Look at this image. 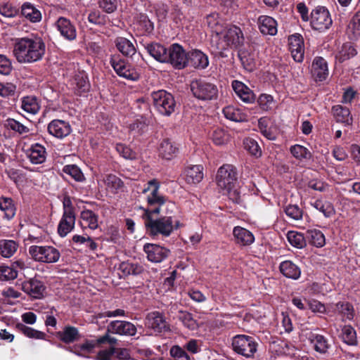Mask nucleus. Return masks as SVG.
Wrapping results in <instances>:
<instances>
[{"instance_id":"nucleus-1","label":"nucleus","mask_w":360,"mask_h":360,"mask_svg":"<svg viewBox=\"0 0 360 360\" xmlns=\"http://www.w3.org/2000/svg\"><path fill=\"white\" fill-rule=\"evenodd\" d=\"M176 207V205L172 202H169L166 205V214H169ZM146 233L152 238L169 236L174 231V221L171 215H166L158 219H153V215H149L148 212L143 215Z\"/></svg>"},{"instance_id":"nucleus-2","label":"nucleus","mask_w":360,"mask_h":360,"mask_svg":"<svg viewBox=\"0 0 360 360\" xmlns=\"http://www.w3.org/2000/svg\"><path fill=\"white\" fill-rule=\"evenodd\" d=\"M42 45L41 41L27 37L15 39L13 55L20 63L35 62L43 56Z\"/></svg>"},{"instance_id":"nucleus-3","label":"nucleus","mask_w":360,"mask_h":360,"mask_svg":"<svg viewBox=\"0 0 360 360\" xmlns=\"http://www.w3.org/2000/svg\"><path fill=\"white\" fill-rule=\"evenodd\" d=\"M160 181L156 179H153L147 183L143 193H146L150 191L147 196V203L149 207L143 209L144 213L143 215H146L148 212H149V215L158 214L160 212L161 207L166 204L167 198L160 194Z\"/></svg>"},{"instance_id":"nucleus-4","label":"nucleus","mask_w":360,"mask_h":360,"mask_svg":"<svg viewBox=\"0 0 360 360\" xmlns=\"http://www.w3.org/2000/svg\"><path fill=\"white\" fill-rule=\"evenodd\" d=\"M152 103L155 110L161 115L169 117L175 112L176 103L170 92L160 89L150 93Z\"/></svg>"},{"instance_id":"nucleus-5","label":"nucleus","mask_w":360,"mask_h":360,"mask_svg":"<svg viewBox=\"0 0 360 360\" xmlns=\"http://www.w3.org/2000/svg\"><path fill=\"white\" fill-rule=\"evenodd\" d=\"M193 96L199 101H208L217 99L218 88L214 83L204 79L193 80L190 84Z\"/></svg>"},{"instance_id":"nucleus-6","label":"nucleus","mask_w":360,"mask_h":360,"mask_svg":"<svg viewBox=\"0 0 360 360\" xmlns=\"http://www.w3.org/2000/svg\"><path fill=\"white\" fill-rule=\"evenodd\" d=\"M117 344V338L108 334H104L94 340H86L83 344L69 347L68 349L78 356H85L86 354L91 353L96 346L103 345H116Z\"/></svg>"},{"instance_id":"nucleus-7","label":"nucleus","mask_w":360,"mask_h":360,"mask_svg":"<svg viewBox=\"0 0 360 360\" xmlns=\"http://www.w3.org/2000/svg\"><path fill=\"white\" fill-rule=\"evenodd\" d=\"M231 346L236 354L245 358H253L257 351L258 343L252 336L236 335L232 338Z\"/></svg>"},{"instance_id":"nucleus-8","label":"nucleus","mask_w":360,"mask_h":360,"mask_svg":"<svg viewBox=\"0 0 360 360\" xmlns=\"http://www.w3.org/2000/svg\"><path fill=\"white\" fill-rule=\"evenodd\" d=\"M164 63H168L175 70H183L188 65V53L178 43L171 44Z\"/></svg>"},{"instance_id":"nucleus-9","label":"nucleus","mask_w":360,"mask_h":360,"mask_svg":"<svg viewBox=\"0 0 360 360\" xmlns=\"http://www.w3.org/2000/svg\"><path fill=\"white\" fill-rule=\"evenodd\" d=\"M109 63L119 77L130 81L139 79V73L119 54L111 55Z\"/></svg>"},{"instance_id":"nucleus-10","label":"nucleus","mask_w":360,"mask_h":360,"mask_svg":"<svg viewBox=\"0 0 360 360\" xmlns=\"http://www.w3.org/2000/svg\"><path fill=\"white\" fill-rule=\"evenodd\" d=\"M310 24L313 30L325 32L333 24L330 13L325 6H319L311 13Z\"/></svg>"},{"instance_id":"nucleus-11","label":"nucleus","mask_w":360,"mask_h":360,"mask_svg":"<svg viewBox=\"0 0 360 360\" xmlns=\"http://www.w3.org/2000/svg\"><path fill=\"white\" fill-rule=\"evenodd\" d=\"M216 181L217 186L221 188L230 189L238 183V173L236 168L231 165H224L218 169Z\"/></svg>"},{"instance_id":"nucleus-12","label":"nucleus","mask_w":360,"mask_h":360,"mask_svg":"<svg viewBox=\"0 0 360 360\" xmlns=\"http://www.w3.org/2000/svg\"><path fill=\"white\" fill-rule=\"evenodd\" d=\"M137 332L136 327L134 323L127 321L115 320L112 321L107 326L105 334H116L122 336H134Z\"/></svg>"},{"instance_id":"nucleus-13","label":"nucleus","mask_w":360,"mask_h":360,"mask_svg":"<svg viewBox=\"0 0 360 360\" xmlns=\"http://www.w3.org/2000/svg\"><path fill=\"white\" fill-rule=\"evenodd\" d=\"M143 251L147 255L148 261L160 263L165 260L171 254L169 249L155 243H146Z\"/></svg>"},{"instance_id":"nucleus-14","label":"nucleus","mask_w":360,"mask_h":360,"mask_svg":"<svg viewBox=\"0 0 360 360\" xmlns=\"http://www.w3.org/2000/svg\"><path fill=\"white\" fill-rule=\"evenodd\" d=\"M71 85L74 94L81 97H86L91 89L88 75L84 71L75 75Z\"/></svg>"},{"instance_id":"nucleus-15","label":"nucleus","mask_w":360,"mask_h":360,"mask_svg":"<svg viewBox=\"0 0 360 360\" xmlns=\"http://www.w3.org/2000/svg\"><path fill=\"white\" fill-rule=\"evenodd\" d=\"M223 35L229 48H238L244 43L245 38L241 29L236 25L223 30Z\"/></svg>"},{"instance_id":"nucleus-16","label":"nucleus","mask_w":360,"mask_h":360,"mask_svg":"<svg viewBox=\"0 0 360 360\" xmlns=\"http://www.w3.org/2000/svg\"><path fill=\"white\" fill-rule=\"evenodd\" d=\"M289 49L294 60L301 63L304 59V39L301 34H294L289 37Z\"/></svg>"},{"instance_id":"nucleus-17","label":"nucleus","mask_w":360,"mask_h":360,"mask_svg":"<svg viewBox=\"0 0 360 360\" xmlns=\"http://www.w3.org/2000/svg\"><path fill=\"white\" fill-rule=\"evenodd\" d=\"M236 96L245 103H254L256 101V95L254 91L243 82L233 80L231 84Z\"/></svg>"},{"instance_id":"nucleus-18","label":"nucleus","mask_w":360,"mask_h":360,"mask_svg":"<svg viewBox=\"0 0 360 360\" xmlns=\"http://www.w3.org/2000/svg\"><path fill=\"white\" fill-rule=\"evenodd\" d=\"M311 73L316 82H323L328 75V63L326 60L320 56H316L311 64Z\"/></svg>"},{"instance_id":"nucleus-19","label":"nucleus","mask_w":360,"mask_h":360,"mask_svg":"<svg viewBox=\"0 0 360 360\" xmlns=\"http://www.w3.org/2000/svg\"><path fill=\"white\" fill-rule=\"evenodd\" d=\"M203 166L202 165H190L186 166L181 176L188 184H197L203 179Z\"/></svg>"},{"instance_id":"nucleus-20","label":"nucleus","mask_w":360,"mask_h":360,"mask_svg":"<svg viewBox=\"0 0 360 360\" xmlns=\"http://www.w3.org/2000/svg\"><path fill=\"white\" fill-rule=\"evenodd\" d=\"M308 340L313 345L314 349L321 354H326L331 348L328 338L322 334L310 332Z\"/></svg>"},{"instance_id":"nucleus-21","label":"nucleus","mask_w":360,"mask_h":360,"mask_svg":"<svg viewBox=\"0 0 360 360\" xmlns=\"http://www.w3.org/2000/svg\"><path fill=\"white\" fill-rule=\"evenodd\" d=\"M114 42L115 47L123 56L131 58L136 56L141 57L140 53H136V49L133 42L126 37H117Z\"/></svg>"},{"instance_id":"nucleus-22","label":"nucleus","mask_w":360,"mask_h":360,"mask_svg":"<svg viewBox=\"0 0 360 360\" xmlns=\"http://www.w3.org/2000/svg\"><path fill=\"white\" fill-rule=\"evenodd\" d=\"M57 30L61 36L68 41H73L77 37V30L71 21L63 17H60L55 22Z\"/></svg>"},{"instance_id":"nucleus-23","label":"nucleus","mask_w":360,"mask_h":360,"mask_svg":"<svg viewBox=\"0 0 360 360\" xmlns=\"http://www.w3.org/2000/svg\"><path fill=\"white\" fill-rule=\"evenodd\" d=\"M159 156L167 160H171L179 153L177 144L169 138L163 139L158 148Z\"/></svg>"},{"instance_id":"nucleus-24","label":"nucleus","mask_w":360,"mask_h":360,"mask_svg":"<svg viewBox=\"0 0 360 360\" xmlns=\"http://www.w3.org/2000/svg\"><path fill=\"white\" fill-rule=\"evenodd\" d=\"M47 129L50 134L58 139H63L71 132L69 123L60 120H53L49 124Z\"/></svg>"},{"instance_id":"nucleus-25","label":"nucleus","mask_w":360,"mask_h":360,"mask_svg":"<svg viewBox=\"0 0 360 360\" xmlns=\"http://www.w3.org/2000/svg\"><path fill=\"white\" fill-rule=\"evenodd\" d=\"M56 337L62 342L69 345L78 341L81 335L77 328L68 325L63 328V330L56 332Z\"/></svg>"},{"instance_id":"nucleus-26","label":"nucleus","mask_w":360,"mask_h":360,"mask_svg":"<svg viewBox=\"0 0 360 360\" xmlns=\"http://www.w3.org/2000/svg\"><path fill=\"white\" fill-rule=\"evenodd\" d=\"M147 326L154 331L162 333L167 328V323L164 315L158 311L149 313L146 316Z\"/></svg>"},{"instance_id":"nucleus-27","label":"nucleus","mask_w":360,"mask_h":360,"mask_svg":"<svg viewBox=\"0 0 360 360\" xmlns=\"http://www.w3.org/2000/svg\"><path fill=\"white\" fill-rule=\"evenodd\" d=\"M331 112L337 122L342 123L345 126L352 124L353 118L348 108L341 105H335L332 107Z\"/></svg>"},{"instance_id":"nucleus-28","label":"nucleus","mask_w":360,"mask_h":360,"mask_svg":"<svg viewBox=\"0 0 360 360\" xmlns=\"http://www.w3.org/2000/svg\"><path fill=\"white\" fill-rule=\"evenodd\" d=\"M75 215H71L70 213L63 214L58 225L57 231L58 235L60 237L64 238L69 233L75 229Z\"/></svg>"},{"instance_id":"nucleus-29","label":"nucleus","mask_w":360,"mask_h":360,"mask_svg":"<svg viewBox=\"0 0 360 360\" xmlns=\"http://www.w3.org/2000/svg\"><path fill=\"white\" fill-rule=\"evenodd\" d=\"M280 272L286 278L297 280L301 276V269L291 260H285L279 264Z\"/></svg>"},{"instance_id":"nucleus-30","label":"nucleus","mask_w":360,"mask_h":360,"mask_svg":"<svg viewBox=\"0 0 360 360\" xmlns=\"http://www.w3.org/2000/svg\"><path fill=\"white\" fill-rule=\"evenodd\" d=\"M79 224L82 229L95 230L98 227V216L91 210H84L80 213Z\"/></svg>"},{"instance_id":"nucleus-31","label":"nucleus","mask_w":360,"mask_h":360,"mask_svg":"<svg viewBox=\"0 0 360 360\" xmlns=\"http://www.w3.org/2000/svg\"><path fill=\"white\" fill-rule=\"evenodd\" d=\"M212 53L215 56L225 58L226 55L224 53V51L228 50L229 47L228 46L226 41H225V38L222 34H214L212 36L210 41Z\"/></svg>"},{"instance_id":"nucleus-32","label":"nucleus","mask_w":360,"mask_h":360,"mask_svg":"<svg viewBox=\"0 0 360 360\" xmlns=\"http://www.w3.org/2000/svg\"><path fill=\"white\" fill-rule=\"evenodd\" d=\"M151 120V116H139L129 125V131L137 136L143 134L148 131Z\"/></svg>"},{"instance_id":"nucleus-33","label":"nucleus","mask_w":360,"mask_h":360,"mask_svg":"<svg viewBox=\"0 0 360 360\" xmlns=\"http://www.w3.org/2000/svg\"><path fill=\"white\" fill-rule=\"evenodd\" d=\"M188 53V63L196 69L203 70L209 65L208 57L202 51L195 49Z\"/></svg>"},{"instance_id":"nucleus-34","label":"nucleus","mask_w":360,"mask_h":360,"mask_svg":"<svg viewBox=\"0 0 360 360\" xmlns=\"http://www.w3.org/2000/svg\"><path fill=\"white\" fill-rule=\"evenodd\" d=\"M22 289L25 292L36 299L41 298L45 290L43 283L36 278L24 283Z\"/></svg>"},{"instance_id":"nucleus-35","label":"nucleus","mask_w":360,"mask_h":360,"mask_svg":"<svg viewBox=\"0 0 360 360\" xmlns=\"http://www.w3.org/2000/svg\"><path fill=\"white\" fill-rule=\"evenodd\" d=\"M233 234L236 239V243L240 245L248 246L252 244L255 241V236L249 230L236 226L233 229Z\"/></svg>"},{"instance_id":"nucleus-36","label":"nucleus","mask_w":360,"mask_h":360,"mask_svg":"<svg viewBox=\"0 0 360 360\" xmlns=\"http://www.w3.org/2000/svg\"><path fill=\"white\" fill-rule=\"evenodd\" d=\"M238 56L243 68L252 72L256 67L255 54L252 51L240 49L238 51Z\"/></svg>"},{"instance_id":"nucleus-37","label":"nucleus","mask_w":360,"mask_h":360,"mask_svg":"<svg viewBox=\"0 0 360 360\" xmlns=\"http://www.w3.org/2000/svg\"><path fill=\"white\" fill-rule=\"evenodd\" d=\"M258 24L260 32L263 34L274 36L277 33V22L270 16L261 15L258 18Z\"/></svg>"},{"instance_id":"nucleus-38","label":"nucleus","mask_w":360,"mask_h":360,"mask_svg":"<svg viewBox=\"0 0 360 360\" xmlns=\"http://www.w3.org/2000/svg\"><path fill=\"white\" fill-rule=\"evenodd\" d=\"M145 48L149 55L155 60L162 63H165L167 48L164 45L158 42H152L147 44Z\"/></svg>"},{"instance_id":"nucleus-39","label":"nucleus","mask_w":360,"mask_h":360,"mask_svg":"<svg viewBox=\"0 0 360 360\" xmlns=\"http://www.w3.org/2000/svg\"><path fill=\"white\" fill-rule=\"evenodd\" d=\"M136 29L140 35H150L154 30V23L146 13H140L137 17Z\"/></svg>"},{"instance_id":"nucleus-40","label":"nucleus","mask_w":360,"mask_h":360,"mask_svg":"<svg viewBox=\"0 0 360 360\" xmlns=\"http://www.w3.org/2000/svg\"><path fill=\"white\" fill-rule=\"evenodd\" d=\"M118 270L120 271V278H126L130 275L138 276L143 271V267L138 263L122 262L119 264Z\"/></svg>"},{"instance_id":"nucleus-41","label":"nucleus","mask_w":360,"mask_h":360,"mask_svg":"<svg viewBox=\"0 0 360 360\" xmlns=\"http://www.w3.org/2000/svg\"><path fill=\"white\" fill-rule=\"evenodd\" d=\"M333 311L337 312L341 317L342 320L346 319L349 321L353 320L354 317V309L352 305L349 302H338L334 304Z\"/></svg>"},{"instance_id":"nucleus-42","label":"nucleus","mask_w":360,"mask_h":360,"mask_svg":"<svg viewBox=\"0 0 360 360\" xmlns=\"http://www.w3.org/2000/svg\"><path fill=\"white\" fill-rule=\"evenodd\" d=\"M224 117L236 122H243L248 121V115L243 112L240 109L235 108L233 105H228L223 108Z\"/></svg>"},{"instance_id":"nucleus-43","label":"nucleus","mask_w":360,"mask_h":360,"mask_svg":"<svg viewBox=\"0 0 360 360\" xmlns=\"http://www.w3.org/2000/svg\"><path fill=\"white\" fill-rule=\"evenodd\" d=\"M22 15L32 22H39L41 20V12L30 3H25L21 8Z\"/></svg>"},{"instance_id":"nucleus-44","label":"nucleus","mask_w":360,"mask_h":360,"mask_svg":"<svg viewBox=\"0 0 360 360\" xmlns=\"http://www.w3.org/2000/svg\"><path fill=\"white\" fill-rule=\"evenodd\" d=\"M290 153L297 160L300 162L308 161L313 157L310 150L300 144H295L290 148Z\"/></svg>"},{"instance_id":"nucleus-45","label":"nucleus","mask_w":360,"mask_h":360,"mask_svg":"<svg viewBox=\"0 0 360 360\" xmlns=\"http://www.w3.org/2000/svg\"><path fill=\"white\" fill-rule=\"evenodd\" d=\"M340 338L347 345L356 346L358 345L356 332L351 325H345L342 327Z\"/></svg>"},{"instance_id":"nucleus-46","label":"nucleus","mask_w":360,"mask_h":360,"mask_svg":"<svg viewBox=\"0 0 360 360\" xmlns=\"http://www.w3.org/2000/svg\"><path fill=\"white\" fill-rule=\"evenodd\" d=\"M356 54L357 51L353 44L351 42H346L342 44L335 58L340 63H342L351 58H353Z\"/></svg>"},{"instance_id":"nucleus-47","label":"nucleus","mask_w":360,"mask_h":360,"mask_svg":"<svg viewBox=\"0 0 360 360\" xmlns=\"http://www.w3.org/2000/svg\"><path fill=\"white\" fill-rule=\"evenodd\" d=\"M306 239L315 247L321 248L326 243L323 233L317 229L308 230L306 233Z\"/></svg>"},{"instance_id":"nucleus-48","label":"nucleus","mask_w":360,"mask_h":360,"mask_svg":"<svg viewBox=\"0 0 360 360\" xmlns=\"http://www.w3.org/2000/svg\"><path fill=\"white\" fill-rule=\"evenodd\" d=\"M311 205L322 212L326 217L329 218L335 213L333 205L329 201L317 199L314 202H311Z\"/></svg>"},{"instance_id":"nucleus-49","label":"nucleus","mask_w":360,"mask_h":360,"mask_svg":"<svg viewBox=\"0 0 360 360\" xmlns=\"http://www.w3.org/2000/svg\"><path fill=\"white\" fill-rule=\"evenodd\" d=\"M0 210L4 212V218L7 219H12L15 214V205L10 198H0Z\"/></svg>"},{"instance_id":"nucleus-50","label":"nucleus","mask_w":360,"mask_h":360,"mask_svg":"<svg viewBox=\"0 0 360 360\" xmlns=\"http://www.w3.org/2000/svg\"><path fill=\"white\" fill-rule=\"evenodd\" d=\"M29 157L33 164L42 163L45 160V148L39 143L33 145L30 149Z\"/></svg>"},{"instance_id":"nucleus-51","label":"nucleus","mask_w":360,"mask_h":360,"mask_svg":"<svg viewBox=\"0 0 360 360\" xmlns=\"http://www.w3.org/2000/svg\"><path fill=\"white\" fill-rule=\"evenodd\" d=\"M134 108L137 110L139 116H151L153 117L150 105L147 98L141 97L137 98L134 103Z\"/></svg>"},{"instance_id":"nucleus-52","label":"nucleus","mask_w":360,"mask_h":360,"mask_svg":"<svg viewBox=\"0 0 360 360\" xmlns=\"http://www.w3.org/2000/svg\"><path fill=\"white\" fill-rule=\"evenodd\" d=\"M287 238L290 244L295 248L301 249L306 245V236L302 233L288 231Z\"/></svg>"},{"instance_id":"nucleus-53","label":"nucleus","mask_w":360,"mask_h":360,"mask_svg":"<svg viewBox=\"0 0 360 360\" xmlns=\"http://www.w3.org/2000/svg\"><path fill=\"white\" fill-rule=\"evenodd\" d=\"M244 148L252 156L259 158L262 152L257 141L252 137H247L243 140Z\"/></svg>"},{"instance_id":"nucleus-54","label":"nucleus","mask_w":360,"mask_h":360,"mask_svg":"<svg viewBox=\"0 0 360 360\" xmlns=\"http://www.w3.org/2000/svg\"><path fill=\"white\" fill-rule=\"evenodd\" d=\"M177 319L184 326L190 330H195L198 327L197 321L193 319V314L186 311H179Z\"/></svg>"},{"instance_id":"nucleus-55","label":"nucleus","mask_w":360,"mask_h":360,"mask_svg":"<svg viewBox=\"0 0 360 360\" xmlns=\"http://www.w3.org/2000/svg\"><path fill=\"white\" fill-rule=\"evenodd\" d=\"M206 22L211 31L214 34H222L223 25L220 22L217 13H211L206 18Z\"/></svg>"},{"instance_id":"nucleus-56","label":"nucleus","mask_w":360,"mask_h":360,"mask_svg":"<svg viewBox=\"0 0 360 360\" xmlns=\"http://www.w3.org/2000/svg\"><path fill=\"white\" fill-rule=\"evenodd\" d=\"M17 328L23 335L29 338L44 340L45 338V334L39 330H37L32 328L25 326L23 323H18Z\"/></svg>"},{"instance_id":"nucleus-57","label":"nucleus","mask_w":360,"mask_h":360,"mask_svg":"<svg viewBox=\"0 0 360 360\" xmlns=\"http://www.w3.org/2000/svg\"><path fill=\"white\" fill-rule=\"evenodd\" d=\"M17 248L18 245L13 240H5L0 243L1 254L6 258L11 257L15 252Z\"/></svg>"},{"instance_id":"nucleus-58","label":"nucleus","mask_w":360,"mask_h":360,"mask_svg":"<svg viewBox=\"0 0 360 360\" xmlns=\"http://www.w3.org/2000/svg\"><path fill=\"white\" fill-rule=\"evenodd\" d=\"M22 108L27 112L36 114L40 108L36 98L27 96L22 101Z\"/></svg>"},{"instance_id":"nucleus-59","label":"nucleus","mask_w":360,"mask_h":360,"mask_svg":"<svg viewBox=\"0 0 360 360\" xmlns=\"http://www.w3.org/2000/svg\"><path fill=\"white\" fill-rule=\"evenodd\" d=\"M63 172L72 176L77 181L82 182L85 180L82 170L75 165H65L63 169Z\"/></svg>"},{"instance_id":"nucleus-60","label":"nucleus","mask_w":360,"mask_h":360,"mask_svg":"<svg viewBox=\"0 0 360 360\" xmlns=\"http://www.w3.org/2000/svg\"><path fill=\"white\" fill-rule=\"evenodd\" d=\"M256 101L260 109L266 112L271 110L274 98L270 94H262L257 98H256Z\"/></svg>"},{"instance_id":"nucleus-61","label":"nucleus","mask_w":360,"mask_h":360,"mask_svg":"<svg viewBox=\"0 0 360 360\" xmlns=\"http://www.w3.org/2000/svg\"><path fill=\"white\" fill-rule=\"evenodd\" d=\"M170 356L173 360H191V356L187 354L184 348L179 345H174L169 349Z\"/></svg>"},{"instance_id":"nucleus-62","label":"nucleus","mask_w":360,"mask_h":360,"mask_svg":"<svg viewBox=\"0 0 360 360\" xmlns=\"http://www.w3.org/2000/svg\"><path fill=\"white\" fill-rule=\"evenodd\" d=\"M105 184L112 189L113 193H117L124 186V183L120 178L114 174H109L106 176Z\"/></svg>"},{"instance_id":"nucleus-63","label":"nucleus","mask_w":360,"mask_h":360,"mask_svg":"<svg viewBox=\"0 0 360 360\" xmlns=\"http://www.w3.org/2000/svg\"><path fill=\"white\" fill-rule=\"evenodd\" d=\"M284 212L288 217L294 220H300L303 216V211L297 205H288L285 207Z\"/></svg>"},{"instance_id":"nucleus-64","label":"nucleus","mask_w":360,"mask_h":360,"mask_svg":"<svg viewBox=\"0 0 360 360\" xmlns=\"http://www.w3.org/2000/svg\"><path fill=\"white\" fill-rule=\"evenodd\" d=\"M348 30L352 32L354 35L352 39L360 36V11H358L352 18L348 25Z\"/></svg>"}]
</instances>
